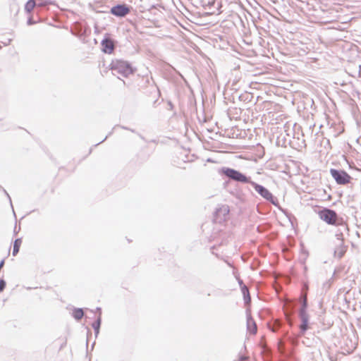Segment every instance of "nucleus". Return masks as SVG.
I'll use <instances>...</instances> for the list:
<instances>
[{"label": "nucleus", "mask_w": 361, "mask_h": 361, "mask_svg": "<svg viewBox=\"0 0 361 361\" xmlns=\"http://www.w3.org/2000/svg\"><path fill=\"white\" fill-rule=\"evenodd\" d=\"M130 11V7L126 4H117L111 8L110 13L116 17L123 18L128 15Z\"/></svg>", "instance_id": "nucleus-6"}, {"label": "nucleus", "mask_w": 361, "mask_h": 361, "mask_svg": "<svg viewBox=\"0 0 361 361\" xmlns=\"http://www.w3.org/2000/svg\"><path fill=\"white\" fill-rule=\"evenodd\" d=\"M101 322H102L101 316L99 315V317H97V320L92 325V328L94 330V334H95L96 336H97V335L99 333V328H100V326H101Z\"/></svg>", "instance_id": "nucleus-16"}, {"label": "nucleus", "mask_w": 361, "mask_h": 361, "mask_svg": "<svg viewBox=\"0 0 361 361\" xmlns=\"http://www.w3.org/2000/svg\"><path fill=\"white\" fill-rule=\"evenodd\" d=\"M21 243H22V240L20 238H17L14 241L13 252H12V255L13 256H16L18 253Z\"/></svg>", "instance_id": "nucleus-19"}, {"label": "nucleus", "mask_w": 361, "mask_h": 361, "mask_svg": "<svg viewBox=\"0 0 361 361\" xmlns=\"http://www.w3.org/2000/svg\"><path fill=\"white\" fill-rule=\"evenodd\" d=\"M84 316V312L82 308H75L73 312V317L76 320L81 319Z\"/></svg>", "instance_id": "nucleus-17"}, {"label": "nucleus", "mask_w": 361, "mask_h": 361, "mask_svg": "<svg viewBox=\"0 0 361 361\" xmlns=\"http://www.w3.org/2000/svg\"><path fill=\"white\" fill-rule=\"evenodd\" d=\"M301 307L299 310V312H307V295L304 294L301 296L300 298Z\"/></svg>", "instance_id": "nucleus-12"}, {"label": "nucleus", "mask_w": 361, "mask_h": 361, "mask_svg": "<svg viewBox=\"0 0 361 361\" xmlns=\"http://www.w3.org/2000/svg\"><path fill=\"white\" fill-rule=\"evenodd\" d=\"M106 138H107V136L106 137H104V139L101 142H104L105 140H106Z\"/></svg>", "instance_id": "nucleus-30"}, {"label": "nucleus", "mask_w": 361, "mask_h": 361, "mask_svg": "<svg viewBox=\"0 0 361 361\" xmlns=\"http://www.w3.org/2000/svg\"><path fill=\"white\" fill-rule=\"evenodd\" d=\"M228 265L231 267V264L229 262H227Z\"/></svg>", "instance_id": "nucleus-31"}, {"label": "nucleus", "mask_w": 361, "mask_h": 361, "mask_svg": "<svg viewBox=\"0 0 361 361\" xmlns=\"http://www.w3.org/2000/svg\"><path fill=\"white\" fill-rule=\"evenodd\" d=\"M334 226L338 227L337 232L343 233L344 232H347L348 231V225L342 217L340 219V221H338V223H336V224Z\"/></svg>", "instance_id": "nucleus-11"}, {"label": "nucleus", "mask_w": 361, "mask_h": 361, "mask_svg": "<svg viewBox=\"0 0 361 361\" xmlns=\"http://www.w3.org/2000/svg\"><path fill=\"white\" fill-rule=\"evenodd\" d=\"M247 330L251 334H255L257 333L256 323L250 316H247Z\"/></svg>", "instance_id": "nucleus-10"}, {"label": "nucleus", "mask_w": 361, "mask_h": 361, "mask_svg": "<svg viewBox=\"0 0 361 361\" xmlns=\"http://www.w3.org/2000/svg\"><path fill=\"white\" fill-rule=\"evenodd\" d=\"M336 237L337 238L338 240L339 241L338 243L343 244V233L337 232L336 233Z\"/></svg>", "instance_id": "nucleus-22"}, {"label": "nucleus", "mask_w": 361, "mask_h": 361, "mask_svg": "<svg viewBox=\"0 0 361 361\" xmlns=\"http://www.w3.org/2000/svg\"><path fill=\"white\" fill-rule=\"evenodd\" d=\"M235 277H236V279H237V280H238V283H239V285H240V288H243V286H245V285L243 283V280H241V279H240L239 277H238V276H235Z\"/></svg>", "instance_id": "nucleus-24"}, {"label": "nucleus", "mask_w": 361, "mask_h": 361, "mask_svg": "<svg viewBox=\"0 0 361 361\" xmlns=\"http://www.w3.org/2000/svg\"><path fill=\"white\" fill-rule=\"evenodd\" d=\"M37 6V2L35 0H28L25 5V11L30 13L32 11L34 8Z\"/></svg>", "instance_id": "nucleus-14"}, {"label": "nucleus", "mask_w": 361, "mask_h": 361, "mask_svg": "<svg viewBox=\"0 0 361 361\" xmlns=\"http://www.w3.org/2000/svg\"><path fill=\"white\" fill-rule=\"evenodd\" d=\"M299 317L301 320L300 325V334L303 335L309 329L308 322L310 317L307 312H299Z\"/></svg>", "instance_id": "nucleus-8"}, {"label": "nucleus", "mask_w": 361, "mask_h": 361, "mask_svg": "<svg viewBox=\"0 0 361 361\" xmlns=\"http://www.w3.org/2000/svg\"><path fill=\"white\" fill-rule=\"evenodd\" d=\"M0 189H2L6 195V196L8 197L10 202H11V199L9 196V195L8 194V192H6V190L5 189H4L1 185H0Z\"/></svg>", "instance_id": "nucleus-26"}, {"label": "nucleus", "mask_w": 361, "mask_h": 361, "mask_svg": "<svg viewBox=\"0 0 361 361\" xmlns=\"http://www.w3.org/2000/svg\"><path fill=\"white\" fill-rule=\"evenodd\" d=\"M6 281L4 279L0 280V293L2 292L6 287Z\"/></svg>", "instance_id": "nucleus-23"}, {"label": "nucleus", "mask_w": 361, "mask_h": 361, "mask_svg": "<svg viewBox=\"0 0 361 361\" xmlns=\"http://www.w3.org/2000/svg\"><path fill=\"white\" fill-rule=\"evenodd\" d=\"M318 216L320 219L326 222L329 225H335L340 221L341 217L338 216L337 213L331 209L323 208L318 212Z\"/></svg>", "instance_id": "nucleus-3"}, {"label": "nucleus", "mask_w": 361, "mask_h": 361, "mask_svg": "<svg viewBox=\"0 0 361 361\" xmlns=\"http://www.w3.org/2000/svg\"><path fill=\"white\" fill-rule=\"evenodd\" d=\"M229 209L226 205H223L221 207L216 209L214 212V220L216 222L221 224L224 221L226 216L228 215Z\"/></svg>", "instance_id": "nucleus-7"}, {"label": "nucleus", "mask_w": 361, "mask_h": 361, "mask_svg": "<svg viewBox=\"0 0 361 361\" xmlns=\"http://www.w3.org/2000/svg\"><path fill=\"white\" fill-rule=\"evenodd\" d=\"M331 176L339 185H346L350 182L351 176L343 170L331 169L330 170Z\"/></svg>", "instance_id": "nucleus-5"}, {"label": "nucleus", "mask_w": 361, "mask_h": 361, "mask_svg": "<svg viewBox=\"0 0 361 361\" xmlns=\"http://www.w3.org/2000/svg\"><path fill=\"white\" fill-rule=\"evenodd\" d=\"M278 350L281 355L286 354L285 343L281 339H280L278 342Z\"/></svg>", "instance_id": "nucleus-20"}, {"label": "nucleus", "mask_w": 361, "mask_h": 361, "mask_svg": "<svg viewBox=\"0 0 361 361\" xmlns=\"http://www.w3.org/2000/svg\"><path fill=\"white\" fill-rule=\"evenodd\" d=\"M52 2L50 0H38V2H37V6L38 7H44L48 5L51 4Z\"/></svg>", "instance_id": "nucleus-21"}, {"label": "nucleus", "mask_w": 361, "mask_h": 361, "mask_svg": "<svg viewBox=\"0 0 361 361\" xmlns=\"http://www.w3.org/2000/svg\"><path fill=\"white\" fill-rule=\"evenodd\" d=\"M242 293L243 295V298L245 304H248L250 302L251 298L250 295L248 288L246 286H243V288H240Z\"/></svg>", "instance_id": "nucleus-13"}, {"label": "nucleus", "mask_w": 361, "mask_h": 361, "mask_svg": "<svg viewBox=\"0 0 361 361\" xmlns=\"http://www.w3.org/2000/svg\"><path fill=\"white\" fill-rule=\"evenodd\" d=\"M97 312H99V315L101 316V308L100 307H97Z\"/></svg>", "instance_id": "nucleus-29"}, {"label": "nucleus", "mask_w": 361, "mask_h": 361, "mask_svg": "<svg viewBox=\"0 0 361 361\" xmlns=\"http://www.w3.org/2000/svg\"><path fill=\"white\" fill-rule=\"evenodd\" d=\"M345 252V248L343 244L338 243V247L334 250V255L338 258H341Z\"/></svg>", "instance_id": "nucleus-15"}, {"label": "nucleus", "mask_w": 361, "mask_h": 361, "mask_svg": "<svg viewBox=\"0 0 361 361\" xmlns=\"http://www.w3.org/2000/svg\"><path fill=\"white\" fill-rule=\"evenodd\" d=\"M0 189H2L6 195V196L8 197L10 202H11V199L9 196V195L8 194V192H6V190L5 189H4L1 185H0Z\"/></svg>", "instance_id": "nucleus-27"}, {"label": "nucleus", "mask_w": 361, "mask_h": 361, "mask_svg": "<svg viewBox=\"0 0 361 361\" xmlns=\"http://www.w3.org/2000/svg\"><path fill=\"white\" fill-rule=\"evenodd\" d=\"M110 69L114 75L118 74L123 77H128L133 73V68L128 61L119 59L111 61Z\"/></svg>", "instance_id": "nucleus-1"}, {"label": "nucleus", "mask_w": 361, "mask_h": 361, "mask_svg": "<svg viewBox=\"0 0 361 361\" xmlns=\"http://www.w3.org/2000/svg\"><path fill=\"white\" fill-rule=\"evenodd\" d=\"M101 45L102 51L106 54H111L114 50V42L109 38H104Z\"/></svg>", "instance_id": "nucleus-9"}, {"label": "nucleus", "mask_w": 361, "mask_h": 361, "mask_svg": "<svg viewBox=\"0 0 361 361\" xmlns=\"http://www.w3.org/2000/svg\"><path fill=\"white\" fill-rule=\"evenodd\" d=\"M250 184L254 188V189L266 200L271 202L272 204L277 206L279 202L276 197H275L268 189L263 185H261L252 180Z\"/></svg>", "instance_id": "nucleus-4"}, {"label": "nucleus", "mask_w": 361, "mask_h": 361, "mask_svg": "<svg viewBox=\"0 0 361 361\" xmlns=\"http://www.w3.org/2000/svg\"><path fill=\"white\" fill-rule=\"evenodd\" d=\"M291 314H292V310H290V312H288L287 310L285 312V314H286L287 318H288L291 315Z\"/></svg>", "instance_id": "nucleus-28"}, {"label": "nucleus", "mask_w": 361, "mask_h": 361, "mask_svg": "<svg viewBox=\"0 0 361 361\" xmlns=\"http://www.w3.org/2000/svg\"><path fill=\"white\" fill-rule=\"evenodd\" d=\"M35 22L32 19V18H28L27 20V25H31L35 24Z\"/></svg>", "instance_id": "nucleus-25"}, {"label": "nucleus", "mask_w": 361, "mask_h": 361, "mask_svg": "<svg viewBox=\"0 0 361 361\" xmlns=\"http://www.w3.org/2000/svg\"><path fill=\"white\" fill-rule=\"evenodd\" d=\"M219 173L226 176L230 180L236 182L242 183H250L251 182L250 177H247L245 174L242 173L239 171L231 168L222 167L219 169Z\"/></svg>", "instance_id": "nucleus-2"}, {"label": "nucleus", "mask_w": 361, "mask_h": 361, "mask_svg": "<svg viewBox=\"0 0 361 361\" xmlns=\"http://www.w3.org/2000/svg\"><path fill=\"white\" fill-rule=\"evenodd\" d=\"M281 324L282 322L280 320L276 319L272 324H269V328L273 332H276L281 326Z\"/></svg>", "instance_id": "nucleus-18"}]
</instances>
